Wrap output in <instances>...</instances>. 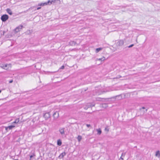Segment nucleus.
I'll list each match as a JSON object with an SVG mask.
<instances>
[{
	"instance_id": "32",
	"label": "nucleus",
	"mask_w": 160,
	"mask_h": 160,
	"mask_svg": "<svg viewBox=\"0 0 160 160\" xmlns=\"http://www.w3.org/2000/svg\"><path fill=\"white\" fill-rule=\"evenodd\" d=\"M122 156H121V157L120 158V159H122V160H124L123 158H122Z\"/></svg>"
},
{
	"instance_id": "18",
	"label": "nucleus",
	"mask_w": 160,
	"mask_h": 160,
	"mask_svg": "<svg viewBox=\"0 0 160 160\" xmlns=\"http://www.w3.org/2000/svg\"><path fill=\"white\" fill-rule=\"evenodd\" d=\"M77 139L79 142L82 139V137L79 135L77 137Z\"/></svg>"
},
{
	"instance_id": "31",
	"label": "nucleus",
	"mask_w": 160,
	"mask_h": 160,
	"mask_svg": "<svg viewBox=\"0 0 160 160\" xmlns=\"http://www.w3.org/2000/svg\"><path fill=\"white\" fill-rule=\"evenodd\" d=\"M118 78H121L122 77L120 75H118Z\"/></svg>"
},
{
	"instance_id": "34",
	"label": "nucleus",
	"mask_w": 160,
	"mask_h": 160,
	"mask_svg": "<svg viewBox=\"0 0 160 160\" xmlns=\"http://www.w3.org/2000/svg\"><path fill=\"white\" fill-rule=\"evenodd\" d=\"M114 78V79H115V78H118V76H117V77H116V78Z\"/></svg>"
},
{
	"instance_id": "13",
	"label": "nucleus",
	"mask_w": 160,
	"mask_h": 160,
	"mask_svg": "<svg viewBox=\"0 0 160 160\" xmlns=\"http://www.w3.org/2000/svg\"><path fill=\"white\" fill-rule=\"evenodd\" d=\"M69 44L71 46H74L76 44V42L73 41H71L69 42Z\"/></svg>"
},
{
	"instance_id": "22",
	"label": "nucleus",
	"mask_w": 160,
	"mask_h": 160,
	"mask_svg": "<svg viewBox=\"0 0 160 160\" xmlns=\"http://www.w3.org/2000/svg\"><path fill=\"white\" fill-rule=\"evenodd\" d=\"M2 68L5 69V68L7 67V65L6 64L5 65H3L2 66H0Z\"/></svg>"
},
{
	"instance_id": "24",
	"label": "nucleus",
	"mask_w": 160,
	"mask_h": 160,
	"mask_svg": "<svg viewBox=\"0 0 160 160\" xmlns=\"http://www.w3.org/2000/svg\"><path fill=\"white\" fill-rule=\"evenodd\" d=\"M126 154V152L122 153V154L121 156L122 157H124Z\"/></svg>"
},
{
	"instance_id": "14",
	"label": "nucleus",
	"mask_w": 160,
	"mask_h": 160,
	"mask_svg": "<svg viewBox=\"0 0 160 160\" xmlns=\"http://www.w3.org/2000/svg\"><path fill=\"white\" fill-rule=\"evenodd\" d=\"M155 156H156L158 158L160 157V153L159 151H158L156 152V154H155Z\"/></svg>"
},
{
	"instance_id": "17",
	"label": "nucleus",
	"mask_w": 160,
	"mask_h": 160,
	"mask_svg": "<svg viewBox=\"0 0 160 160\" xmlns=\"http://www.w3.org/2000/svg\"><path fill=\"white\" fill-rule=\"evenodd\" d=\"M57 144L58 145V146H61L62 144V142H61V141L60 140V139H59L57 141Z\"/></svg>"
},
{
	"instance_id": "12",
	"label": "nucleus",
	"mask_w": 160,
	"mask_h": 160,
	"mask_svg": "<svg viewBox=\"0 0 160 160\" xmlns=\"http://www.w3.org/2000/svg\"><path fill=\"white\" fill-rule=\"evenodd\" d=\"M97 131L98 132L97 134L98 135H100L102 133V131L101 130L100 128H98V129H96Z\"/></svg>"
},
{
	"instance_id": "9",
	"label": "nucleus",
	"mask_w": 160,
	"mask_h": 160,
	"mask_svg": "<svg viewBox=\"0 0 160 160\" xmlns=\"http://www.w3.org/2000/svg\"><path fill=\"white\" fill-rule=\"evenodd\" d=\"M64 129V128H61L59 129V132L62 135L65 134V131Z\"/></svg>"
},
{
	"instance_id": "26",
	"label": "nucleus",
	"mask_w": 160,
	"mask_h": 160,
	"mask_svg": "<svg viewBox=\"0 0 160 160\" xmlns=\"http://www.w3.org/2000/svg\"><path fill=\"white\" fill-rule=\"evenodd\" d=\"M88 108V107L87 105H86L85 107H84V109L87 110Z\"/></svg>"
},
{
	"instance_id": "21",
	"label": "nucleus",
	"mask_w": 160,
	"mask_h": 160,
	"mask_svg": "<svg viewBox=\"0 0 160 160\" xmlns=\"http://www.w3.org/2000/svg\"><path fill=\"white\" fill-rule=\"evenodd\" d=\"M35 156V154L34 153H32V155H31L30 156V160H31L32 158L34 156Z\"/></svg>"
},
{
	"instance_id": "4",
	"label": "nucleus",
	"mask_w": 160,
	"mask_h": 160,
	"mask_svg": "<svg viewBox=\"0 0 160 160\" xmlns=\"http://www.w3.org/2000/svg\"><path fill=\"white\" fill-rule=\"evenodd\" d=\"M23 26L22 25H20L14 29L15 32L17 33L19 32L22 29Z\"/></svg>"
},
{
	"instance_id": "16",
	"label": "nucleus",
	"mask_w": 160,
	"mask_h": 160,
	"mask_svg": "<svg viewBox=\"0 0 160 160\" xmlns=\"http://www.w3.org/2000/svg\"><path fill=\"white\" fill-rule=\"evenodd\" d=\"M19 118H18L16 119L15 120L12 122V124L17 123L19 122Z\"/></svg>"
},
{
	"instance_id": "3",
	"label": "nucleus",
	"mask_w": 160,
	"mask_h": 160,
	"mask_svg": "<svg viewBox=\"0 0 160 160\" xmlns=\"http://www.w3.org/2000/svg\"><path fill=\"white\" fill-rule=\"evenodd\" d=\"M43 117L46 120L48 119L50 117L51 115L50 112H47L43 114Z\"/></svg>"
},
{
	"instance_id": "2",
	"label": "nucleus",
	"mask_w": 160,
	"mask_h": 160,
	"mask_svg": "<svg viewBox=\"0 0 160 160\" xmlns=\"http://www.w3.org/2000/svg\"><path fill=\"white\" fill-rule=\"evenodd\" d=\"M8 18V16L6 14L2 15L1 17V19L2 22H5Z\"/></svg>"
},
{
	"instance_id": "36",
	"label": "nucleus",
	"mask_w": 160,
	"mask_h": 160,
	"mask_svg": "<svg viewBox=\"0 0 160 160\" xmlns=\"http://www.w3.org/2000/svg\"><path fill=\"white\" fill-rule=\"evenodd\" d=\"M14 160H18V159H14Z\"/></svg>"
},
{
	"instance_id": "23",
	"label": "nucleus",
	"mask_w": 160,
	"mask_h": 160,
	"mask_svg": "<svg viewBox=\"0 0 160 160\" xmlns=\"http://www.w3.org/2000/svg\"><path fill=\"white\" fill-rule=\"evenodd\" d=\"M88 107V108L92 107V105L91 104H88L86 105Z\"/></svg>"
},
{
	"instance_id": "30",
	"label": "nucleus",
	"mask_w": 160,
	"mask_h": 160,
	"mask_svg": "<svg viewBox=\"0 0 160 160\" xmlns=\"http://www.w3.org/2000/svg\"><path fill=\"white\" fill-rule=\"evenodd\" d=\"M41 8L40 7H38L37 8V10H39V9H40Z\"/></svg>"
},
{
	"instance_id": "19",
	"label": "nucleus",
	"mask_w": 160,
	"mask_h": 160,
	"mask_svg": "<svg viewBox=\"0 0 160 160\" xmlns=\"http://www.w3.org/2000/svg\"><path fill=\"white\" fill-rule=\"evenodd\" d=\"M102 48H97L96 50V53L98 52L100 50H101Z\"/></svg>"
},
{
	"instance_id": "20",
	"label": "nucleus",
	"mask_w": 160,
	"mask_h": 160,
	"mask_svg": "<svg viewBox=\"0 0 160 160\" xmlns=\"http://www.w3.org/2000/svg\"><path fill=\"white\" fill-rule=\"evenodd\" d=\"M105 58L104 57H103L101 58H100L98 59V60H99V61H103L104 60H105Z\"/></svg>"
},
{
	"instance_id": "5",
	"label": "nucleus",
	"mask_w": 160,
	"mask_h": 160,
	"mask_svg": "<svg viewBox=\"0 0 160 160\" xmlns=\"http://www.w3.org/2000/svg\"><path fill=\"white\" fill-rule=\"evenodd\" d=\"M53 117L54 120L57 119L59 117V113L57 111L55 112L53 114Z\"/></svg>"
},
{
	"instance_id": "1",
	"label": "nucleus",
	"mask_w": 160,
	"mask_h": 160,
	"mask_svg": "<svg viewBox=\"0 0 160 160\" xmlns=\"http://www.w3.org/2000/svg\"><path fill=\"white\" fill-rule=\"evenodd\" d=\"M145 108L144 107H142V108L139 109V110L141 112L140 115H143L145 113H146L148 110V109H146L144 110Z\"/></svg>"
},
{
	"instance_id": "7",
	"label": "nucleus",
	"mask_w": 160,
	"mask_h": 160,
	"mask_svg": "<svg viewBox=\"0 0 160 160\" xmlns=\"http://www.w3.org/2000/svg\"><path fill=\"white\" fill-rule=\"evenodd\" d=\"M66 153L65 152H63L58 157V158L60 159L63 158V157L66 155Z\"/></svg>"
},
{
	"instance_id": "28",
	"label": "nucleus",
	"mask_w": 160,
	"mask_h": 160,
	"mask_svg": "<svg viewBox=\"0 0 160 160\" xmlns=\"http://www.w3.org/2000/svg\"><path fill=\"white\" fill-rule=\"evenodd\" d=\"M86 126L88 127H90L91 126V125L90 124H86Z\"/></svg>"
},
{
	"instance_id": "8",
	"label": "nucleus",
	"mask_w": 160,
	"mask_h": 160,
	"mask_svg": "<svg viewBox=\"0 0 160 160\" xmlns=\"http://www.w3.org/2000/svg\"><path fill=\"white\" fill-rule=\"evenodd\" d=\"M15 127V126L13 125L9 126L7 127H6L5 129H6V130H8V129L9 130H11V129H12Z\"/></svg>"
},
{
	"instance_id": "27",
	"label": "nucleus",
	"mask_w": 160,
	"mask_h": 160,
	"mask_svg": "<svg viewBox=\"0 0 160 160\" xmlns=\"http://www.w3.org/2000/svg\"><path fill=\"white\" fill-rule=\"evenodd\" d=\"M64 68V65L62 66L60 68L61 69H63Z\"/></svg>"
},
{
	"instance_id": "15",
	"label": "nucleus",
	"mask_w": 160,
	"mask_h": 160,
	"mask_svg": "<svg viewBox=\"0 0 160 160\" xmlns=\"http://www.w3.org/2000/svg\"><path fill=\"white\" fill-rule=\"evenodd\" d=\"M56 1H59L60 2V0H52L51 1H50V2H49L50 4L49 3V5L51 4L52 2L55 3L56 2Z\"/></svg>"
},
{
	"instance_id": "11",
	"label": "nucleus",
	"mask_w": 160,
	"mask_h": 160,
	"mask_svg": "<svg viewBox=\"0 0 160 160\" xmlns=\"http://www.w3.org/2000/svg\"><path fill=\"white\" fill-rule=\"evenodd\" d=\"M6 11L10 15H11L12 14V12L11 10L9 8H7L6 9Z\"/></svg>"
},
{
	"instance_id": "29",
	"label": "nucleus",
	"mask_w": 160,
	"mask_h": 160,
	"mask_svg": "<svg viewBox=\"0 0 160 160\" xmlns=\"http://www.w3.org/2000/svg\"><path fill=\"white\" fill-rule=\"evenodd\" d=\"M12 82H13V80H10V81H9V83H12Z\"/></svg>"
},
{
	"instance_id": "25",
	"label": "nucleus",
	"mask_w": 160,
	"mask_h": 160,
	"mask_svg": "<svg viewBox=\"0 0 160 160\" xmlns=\"http://www.w3.org/2000/svg\"><path fill=\"white\" fill-rule=\"evenodd\" d=\"M133 46H134V44H132L131 45H129L128 46V48H130L132 47Z\"/></svg>"
},
{
	"instance_id": "10",
	"label": "nucleus",
	"mask_w": 160,
	"mask_h": 160,
	"mask_svg": "<svg viewBox=\"0 0 160 160\" xmlns=\"http://www.w3.org/2000/svg\"><path fill=\"white\" fill-rule=\"evenodd\" d=\"M50 2V0H48L47 2H45L44 3H42L40 4V5H39V6H43L44 5H46L48 4H49V2Z\"/></svg>"
},
{
	"instance_id": "35",
	"label": "nucleus",
	"mask_w": 160,
	"mask_h": 160,
	"mask_svg": "<svg viewBox=\"0 0 160 160\" xmlns=\"http://www.w3.org/2000/svg\"><path fill=\"white\" fill-rule=\"evenodd\" d=\"M1 92V90H0V93Z\"/></svg>"
},
{
	"instance_id": "33",
	"label": "nucleus",
	"mask_w": 160,
	"mask_h": 160,
	"mask_svg": "<svg viewBox=\"0 0 160 160\" xmlns=\"http://www.w3.org/2000/svg\"><path fill=\"white\" fill-rule=\"evenodd\" d=\"M92 107H94L95 106V104H92Z\"/></svg>"
},
{
	"instance_id": "6",
	"label": "nucleus",
	"mask_w": 160,
	"mask_h": 160,
	"mask_svg": "<svg viewBox=\"0 0 160 160\" xmlns=\"http://www.w3.org/2000/svg\"><path fill=\"white\" fill-rule=\"evenodd\" d=\"M124 43V41L123 40H120L117 42V45L121 46L123 45Z\"/></svg>"
}]
</instances>
